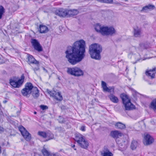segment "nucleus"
<instances>
[{"label":"nucleus","instance_id":"nucleus-26","mask_svg":"<svg viewBox=\"0 0 156 156\" xmlns=\"http://www.w3.org/2000/svg\"><path fill=\"white\" fill-rule=\"evenodd\" d=\"M115 126L116 128L118 129H124L126 128V126L125 124L120 122H118L116 123L115 125Z\"/></svg>","mask_w":156,"mask_h":156},{"label":"nucleus","instance_id":"nucleus-44","mask_svg":"<svg viewBox=\"0 0 156 156\" xmlns=\"http://www.w3.org/2000/svg\"><path fill=\"white\" fill-rule=\"evenodd\" d=\"M7 102V101L6 100H4L3 101V103H6Z\"/></svg>","mask_w":156,"mask_h":156},{"label":"nucleus","instance_id":"nucleus-13","mask_svg":"<svg viewBox=\"0 0 156 156\" xmlns=\"http://www.w3.org/2000/svg\"><path fill=\"white\" fill-rule=\"evenodd\" d=\"M141 28L138 27H136L133 28V36L135 37H139L141 35Z\"/></svg>","mask_w":156,"mask_h":156},{"label":"nucleus","instance_id":"nucleus-2","mask_svg":"<svg viewBox=\"0 0 156 156\" xmlns=\"http://www.w3.org/2000/svg\"><path fill=\"white\" fill-rule=\"evenodd\" d=\"M22 95L27 97L31 93L34 98H37L39 96V90L36 87H34L30 83H27L25 85V88L21 91Z\"/></svg>","mask_w":156,"mask_h":156},{"label":"nucleus","instance_id":"nucleus-31","mask_svg":"<svg viewBox=\"0 0 156 156\" xmlns=\"http://www.w3.org/2000/svg\"><path fill=\"white\" fill-rule=\"evenodd\" d=\"M37 134L40 136L44 138H46V133L43 131H39Z\"/></svg>","mask_w":156,"mask_h":156},{"label":"nucleus","instance_id":"nucleus-15","mask_svg":"<svg viewBox=\"0 0 156 156\" xmlns=\"http://www.w3.org/2000/svg\"><path fill=\"white\" fill-rule=\"evenodd\" d=\"M68 10L65 9H60L56 11V13L57 15L60 16L65 17L66 16L68 17Z\"/></svg>","mask_w":156,"mask_h":156},{"label":"nucleus","instance_id":"nucleus-40","mask_svg":"<svg viewBox=\"0 0 156 156\" xmlns=\"http://www.w3.org/2000/svg\"><path fill=\"white\" fill-rule=\"evenodd\" d=\"M42 68H43V70L46 73H48V70L46 69L44 67H42Z\"/></svg>","mask_w":156,"mask_h":156},{"label":"nucleus","instance_id":"nucleus-9","mask_svg":"<svg viewBox=\"0 0 156 156\" xmlns=\"http://www.w3.org/2000/svg\"><path fill=\"white\" fill-rule=\"evenodd\" d=\"M47 91L51 96L56 100L58 101H61L62 100V96L59 92H56L55 91H50L48 89L47 90Z\"/></svg>","mask_w":156,"mask_h":156},{"label":"nucleus","instance_id":"nucleus-16","mask_svg":"<svg viewBox=\"0 0 156 156\" xmlns=\"http://www.w3.org/2000/svg\"><path fill=\"white\" fill-rule=\"evenodd\" d=\"M85 139L84 137L80 133H76L75 135V140L78 143V145Z\"/></svg>","mask_w":156,"mask_h":156},{"label":"nucleus","instance_id":"nucleus-23","mask_svg":"<svg viewBox=\"0 0 156 156\" xmlns=\"http://www.w3.org/2000/svg\"><path fill=\"white\" fill-rule=\"evenodd\" d=\"M38 30L41 33H46L48 30L47 27L42 25H40L39 26V28Z\"/></svg>","mask_w":156,"mask_h":156},{"label":"nucleus","instance_id":"nucleus-29","mask_svg":"<svg viewBox=\"0 0 156 156\" xmlns=\"http://www.w3.org/2000/svg\"><path fill=\"white\" fill-rule=\"evenodd\" d=\"M41 152L44 156H49L51 154L44 148L42 149Z\"/></svg>","mask_w":156,"mask_h":156},{"label":"nucleus","instance_id":"nucleus-28","mask_svg":"<svg viewBox=\"0 0 156 156\" xmlns=\"http://www.w3.org/2000/svg\"><path fill=\"white\" fill-rule=\"evenodd\" d=\"M5 12V9L2 5H0V19L2 18Z\"/></svg>","mask_w":156,"mask_h":156},{"label":"nucleus","instance_id":"nucleus-6","mask_svg":"<svg viewBox=\"0 0 156 156\" xmlns=\"http://www.w3.org/2000/svg\"><path fill=\"white\" fill-rule=\"evenodd\" d=\"M67 72L68 74L76 76H79L83 75V71L77 67L68 68Z\"/></svg>","mask_w":156,"mask_h":156},{"label":"nucleus","instance_id":"nucleus-4","mask_svg":"<svg viewBox=\"0 0 156 156\" xmlns=\"http://www.w3.org/2000/svg\"><path fill=\"white\" fill-rule=\"evenodd\" d=\"M95 29L96 31L100 33L103 36H112L116 32L115 30L113 27H101L99 23L95 25Z\"/></svg>","mask_w":156,"mask_h":156},{"label":"nucleus","instance_id":"nucleus-3","mask_svg":"<svg viewBox=\"0 0 156 156\" xmlns=\"http://www.w3.org/2000/svg\"><path fill=\"white\" fill-rule=\"evenodd\" d=\"M102 50V47L99 44H91L89 47V52L91 57L95 60H100L101 58L100 53Z\"/></svg>","mask_w":156,"mask_h":156},{"label":"nucleus","instance_id":"nucleus-10","mask_svg":"<svg viewBox=\"0 0 156 156\" xmlns=\"http://www.w3.org/2000/svg\"><path fill=\"white\" fill-rule=\"evenodd\" d=\"M154 141L153 138L150 135L147 134L145 135L143 143L145 145H148L151 144Z\"/></svg>","mask_w":156,"mask_h":156},{"label":"nucleus","instance_id":"nucleus-33","mask_svg":"<svg viewBox=\"0 0 156 156\" xmlns=\"http://www.w3.org/2000/svg\"><path fill=\"white\" fill-rule=\"evenodd\" d=\"M24 74H23L22 75V76H21V79H19L18 80V82H20V84H21V85H22V84H23V81H24Z\"/></svg>","mask_w":156,"mask_h":156},{"label":"nucleus","instance_id":"nucleus-11","mask_svg":"<svg viewBox=\"0 0 156 156\" xmlns=\"http://www.w3.org/2000/svg\"><path fill=\"white\" fill-rule=\"evenodd\" d=\"M156 73V68H154L146 71L145 74L149 78L153 79L154 78Z\"/></svg>","mask_w":156,"mask_h":156},{"label":"nucleus","instance_id":"nucleus-20","mask_svg":"<svg viewBox=\"0 0 156 156\" xmlns=\"http://www.w3.org/2000/svg\"><path fill=\"white\" fill-rule=\"evenodd\" d=\"M79 145L83 148L87 149L89 145V143L88 141L85 139Z\"/></svg>","mask_w":156,"mask_h":156},{"label":"nucleus","instance_id":"nucleus-46","mask_svg":"<svg viewBox=\"0 0 156 156\" xmlns=\"http://www.w3.org/2000/svg\"><path fill=\"white\" fill-rule=\"evenodd\" d=\"M135 57V55H132V57L133 58V57Z\"/></svg>","mask_w":156,"mask_h":156},{"label":"nucleus","instance_id":"nucleus-12","mask_svg":"<svg viewBox=\"0 0 156 156\" xmlns=\"http://www.w3.org/2000/svg\"><path fill=\"white\" fill-rule=\"evenodd\" d=\"M101 86L103 88V91L104 92H107L109 93H111L112 91L113 92H114V88L113 87H108L106 83L103 81H101Z\"/></svg>","mask_w":156,"mask_h":156},{"label":"nucleus","instance_id":"nucleus-47","mask_svg":"<svg viewBox=\"0 0 156 156\" xmlns=\"http://www.w3.org/2000/svg\"><path fill=\"white\" fill-rule=\"evenodd\" d=\"M132 90L134 91L135 92V93H136V91H135V90H133V89H132Z\"/></svg>","mask_w":156,"mask_h":156},{"label":"nucleus","instance_id":"nucleus-42","mask_svg":"<svg viewBox=\"0 0 156 156\" xmlns=\"http://www.w3.org/2000/svg\"><path fill=\"white\" fill-rule=\"evenodd\" d=\"M139 60H140V59H137V60L136 61V62H133V64H135V63H136L137 61H139Z\"/></svg>","mask_w":156,"mask_h":156},{"label":"nucleus","instance_id":"nucleus-37","mask_svg":"<svg viewBox=\"0 0 156 156\" xmlns=\"http://www.w3.org/2000/svg\"><path fill=\"white\" fill-rule=\"evenodd\" d=\"M4 62V61L3 59V57L2 56L0 57V64H2Z\"/></svg>","mask_w":156,"mask_h":156},{"label":"nucleus","instance_id":"nucleus-22","mask_svg":"<svg viewBox=\"0 0 156 156\" xmlns=\"http://www.w3.org/2000/svg\"><path fill=\"white\" fill-rule=\"evenodd\" d=\"M108 97L111 101L115 103H117L119 101L118 98L115 96L113 94L110 93L108 95Z\"/></svg>","mask_w":156,"mask_h":156},{"label":"nucleus","instance_id":"nucleus-17","mask_svg":"<svg viewBox=\"0 0 156 156\" xmlns=\"http://www.w3.org/2000/svg\"><path fill=\"white\" fill-rule=\"evenodd\" d=\"M155 8L154 5L151 4H148L143 7L141 9V12H146L149 10H151L154 9Z\"/></svg>","mask_w":156,"mask_h":156},{"label":"nucleus","instance_id":"nucleus-7","mask_svg":"<svg viewBox=\"0 0 156 156\" xmlns=\"http://www.w3.org/2000/svg\"><path fill=\"white\" fill-rule=\"evenodd\" d=\"M19 129L24 138L27 141H29L31 139L30 134L23 126L19 127Z\"/></svg>","mask_w":156,"mask_h":156},{"label":"nucleus","instance_id":"nucleus-43","mask_svg":"<svg viewBox=\"0 0 156 156\" xmlns=\"http://www.w3.org/2000/svg\"><path fill=\"white\" fill-rule=\"evenodd\" d=\"M65 121L63 120V119L62 120V121H59V122H60V123H64V122H65Z\"/></svg>","mask_w":156,"mask_h":156},{"label":"nucleus","instance_id":"nucleus-24","mask_svg":"<svg viewBox=\"0 0 156 156\" xmlns=\"http://www.w3.org/2000/svg\"><path fill=\"white\" fill-rule=\"evenodd\" d=\"M78 11L76 9L68 10V17L73 16L78 13Z\"/></svg>","mask_w":156,"mask_h":156},{"label":"nucleus","instance_id":"nucleus-38","mask_svg":"<svg viewBox=\"0 0 156 156\" xmlns=\"http://www.w3.org/2000/svg\"><path fill=\"white\" fill-rule=\"evenodd\" d=\"M80 129L83 131H84L85 130V126H81Z\"/></svg>","mask_w":156,"mask_h":156},{"label":"nucleus","instance_id":"nucleus-39","mask_svg":"<svg viewBox=\"0 0 156 156\" xmlns=\"http://www.w3.org/2000/svg\"><path fill=\"white\" fill-rule=\"evenodd\" d=\"M4 131V129L2 127L0 126V133Z\"/></svg>","mask_w":156,"mask_h":156},{"label":"nucleus","instance_id":"nucleus-30","mask_svg":"<svg viewBox=\"0 0 156 156\" xmlns=\"http://www.w3.org/2000/svg\"><path fill=\"white\" fill-rule=\"evenodd\" d=\"M54 135L51 132H48L46 133V138L48 140H50L53 139L54 138Z\"/></svg>","mask_w":156,"mask_h":156},{"label":"nucleus","instance_id":"nucleus-45","mask_svg":"<svg viewBox=\"0 0 156 156\" xmlns=\"http://www.w3.org/2000/svg\"><path fill=\"white\" fill-rule=\"evenodd\" d=\"M37 112H34V114H37Z\"/></svg>","mask_w":156,"mask_h":156},{"label":"nucleus","instance_id":"nucleus-41","mask_svg":"<svg viewBox=\"0 0 156 156\" xmlns=\"http://www.w3.org/2000/svg\"><path fill=\"white\" fill-rule=\"evenodd\" d=\"M71 146H72V147L73 148H74V150H76V148H74V147H75V145L74 144V145H72Z\"/></svg>","mask_w":156,"mask_h":156},{"label":"nucleus","instance_id":"nucleus-14","mask_svg":"<svg viewBox=\"0 0 156 156\" xmlns=\"http://www.w3.org/2000/svg\"><path fill=\"white\" fill-rule=\"evenodd\" d=\"M110 136L114 139H117L122 136V133L119 131L115 130L111 132Z\"/></svg>","mask_w":156,"mask_h":156},{"label":"nucleus","instance_id":"nucleus-5","mask_svg":"<svg viewBox=\"0 0 156 156\" xmlns=\"http://www.w3.org/2000/svg\"><path fill=\"white\" fill-rule=\"evenodd\" d=\"M125 109L126 110H130L134 108L135 106L130 101L128 96L124 94H121L120 95Z\"/></svg>","mask_w":156,"mask_h":156},{"label":"nucleus","instance_id":"nucleus-34","mask_svg":"<svg viewBox=\"0 0 156 156\" xmlns=\"http://www.w3.org/2000/svg\"><path fill=\"white\" fill-rule=\"evenodd\" d=\"M32 69L34 71L35 73L36 74V71H38L40 69L39 64L37 65V66L36 67L34 68H33Z\"/></svg>","mask_w":156,"mask_h":156},{"label":"nucleus","instance_id":"nucleus-32","mask_svg":"<svg viewBox=\"0 0 156 156\" xmlns=\"http://www.w3.org/2000/svg\"><path fill=\"white\" fill-rule=\"evenodd\" d=\"M97 1L104 3H111L113 2V0H97Z\"/></svg>","mask_w":156,"mask_h":156},{"label":"nucleus","instance_id":"nucleus-18","mask_svg":"<svg viewBox=\"0 0 156 156\" xmlns=\"http://www.w3.org/2000/svg\"><path fill=\"white\" fill-rule=\"evenodd\" d=\"M102 156H113V154L107 148L104 147L101 152Z\"/></svg>","mask_w":156,"mask_h":156},{"label":"nucleus","instance_id":"nucleus-49","mask_svg":"<svg viewBox=\"0 0 156 156\" xmlns=\"http://www.w3.org/2000/svg\"><path fill=\"white\" fill-rule=\"evenodd\" d=\"M128 0H125V1H127Z\"/></svg>","mask_w":156,"mask_h":156},{"label":"nucleus","instance_id":"nucleus-21","mask_svg":"<svg viewBox=\"0 0 156 156\" xmlns=\"http://www.w3.org/2000/svg\"><path fill=\"white\" fill-rule=\"evenodd\" d=\"M10 84L14 87H19L21 85L20 82H18V81H16L13 79H10L9 80Z\"/></svg>","mask_w":156,"mask_h":156},{"label":"nucleus","instance_id":"nucleus-36","mask_svg":"<svg viewBox=\"0 0 156 156\" xmlns=\"http://www.w3.org/2000/svg\"><path fill=\"white\" fill-rule=\"evenodd\" d=\"M49 156H61V155L59 153H51L49 155Z\"/></svg>","mask_w":156,"mask_h":156},{"label":"nucleus","instance_id":"nucleus-35","mask_svg":"<svg viewBox=\"0 0 156 156\" xmlns=\"http://www.w3.org/2000/svg\"><path fill=\"white\" fill-rule=\"evenodd\" d=\"M40 108L43 110L47 109L48 108V107L47 106L44 105H41L40 106Z\"/></svg>","mask_w":156,"mask_h":156},{"label":"nucleus","instance_id":"nucleus-8","mask_svg":"<svg viewBox=\"0 0 156 156\" xmlns=\"http://www.w3.org/2000/svg\"><path fill=\"white\" fill-rule=\"evenodd\" d=\"M31 43L35 50L39 52L43 51V48L41 46L37 39H31Z\"/></svg>","mask_w":156,"mask_h":156},{"label":"nucleus","instance_id":"nucleus-48","mask_svg":"<svg viewBox=\"0 0 156 156\" xmlns=\"http://www.w3.org/2000/svg\"><path fill=\"white\" fill-rule=\"evenodd\" d=\"M144 80H145V77H144Z\"/></svg>","mask_w":156,"mask_h":156},{"label":"nucleus","instance_id":"nucleus-27","mask_svg":"<svg viewBox=\"0 0 156 156\" xmlns=\"http://www.w3.org/2000/svg\"><path fill=\"white\" fill-rule=\"evenodd\" d=\"M137 146V142L135 140H133L131 144V147L132 150L135 149Z\"/></svg>","mask_w":156,"mask_h":156},{"label":"nucleus","instance_id":"nucleus-25","mask_svg":"<svg viewBox=\"0 0 156 156\" xmlns=\"http://www.w3.org/2000/svg\"><path fill=\"white\" fill-rule=\"evenodd\" d=\"M149 107L156 112V99L152 101L149 105Z\"/></svg>","mask_w":156,"mask_h":156},{"label":"nucleus","instance_id":"nucleus-1","mask_svg":"<svg viewBox=\"0 0 156 156\" xmlns=\"http://www.w3.org/2000/svg\"><path fill=\"white\" fill-rule=\"evenodd\" d=\"M85 42L83 40L75 42L72 47L69 46L66 51V57L72 65L81 61L85 56Z\"/></svg>","mask_w":156,"mask_h":156},{"label":"nucleus","instance_id":"nucleus-19","mask_svg":"<svg viewBox=\"0 0 156 156\" xmlns=\"http://www.w3.org/2000/svg\"><path fill=\"white\" fill-rule=\"evenodd\" d=\"M28 62L29 64H33L37 65L39 63V62L37 61L31 55H29L28 56Z\"/></svg>","mask_w":156,"mask_h":156}]
</instances>
